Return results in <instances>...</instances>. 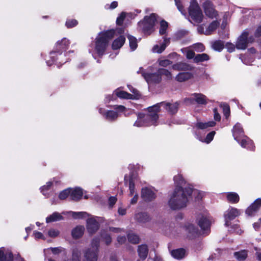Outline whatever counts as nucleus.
Returning a JSON list of instances; mask_svg holds the SVG:
<instances>
[{
    "label": "nucleus",
    "instance_id": "nucleus-5",
    "mask_svg": "<svg viewBox=\"0 0 261 261\" xmlns=\"http://www.w3.org/2000/svg\"><path fill=\"white\" fill-rule=\"evenodd\" d=\"M196 222L200 228H210L213 226L215 220L209 215L207 211L202 207L197 212Z\"/></svg>",
    "mask_w": 261,
    "mask_h": 261
},
{
    "label": "nucleus",
    "instance_id": "nucleus-61",
    "mask_svg": "<svg viewBox=\"0 0 261 261\" xmlns=\"http://www.w3.org/2000/svg\"><path fill=\"white\" fill-rule=\"evenodd\" d=\"M33 235L35 239H44V234L42 232H40L37 230H35L33 232Z\"/></svg>",
    "mask_w": 261,
    "mask_h": 261
},
{
    "label": "nucleus",
    "instance_id": "nucleus-62",
    "mask_svg": "<svg viewBox=\"0 0 261 261\" xmlns=\"http://www.w3.org/2000/svg\"><path fill=\"white\" fill-rule=\"evenodd\" d=\"M226 47L228 50V51L231 53L235 49V46L234 44L231 43H227L226 44Z\"/></svg>",
    "mask_w": 261,
    "mask_h": 261
},
{
    "label": "nucleus",
    "instance_id": "nucleus-33",
    "mask_svg": "<svg viewBox=\"0 0 261 261\" xmlns=\"http://www.w3.org/2000/svg\"><path fill=\"white\" fill-rule=\"evenodd\" d=\"M63 219L62 214L55 212L46 218V222L47 223L60 221Z\"/></svg>",
    "mask_w": 261,
    "mask_h": 261
},
{
    "label": "nucleus",
    "instance_id": "nucleus-58",
    "mask_svg": "<svg viewBox=\"0 0 261 261\" xmlns=\"http://www.w3.org/2000/svg\"><path fill=\"white\" fill-rule=\"evenodd\" d=\"M126 13L125 12H122L119 16L117 17L116 20V23L118 25H121L126 17Z\"/></svg>",
    "mask_w": 261,
    "mask_h": 261
},
{
    "label": "nucleus",
    "instance_id": "nucleus-13",
    "mask_svg": "<svg viewBox=\"0 0 261 261\" xmlns=\"http://www.w3.org/2000/svg\"><path fill=\"white\" fill-rule=\"evenodd\" d=\"M105 222L102 217H96L89 215L88 216L86 223L87 228H98L103 226V223Z\"/></svg>",
    "mask_w": 261,
    "mask_h": 261
},
{
    "label": "nucleus",
    "instance_id": "nucleus-41",
    "mask_svg": "<svg viewBox=\"0 0 261 261\" xmlns=\"http://www.w3.org/2000/svg\"><path fill=\"white\" fill-rule=\"evenodd\" d=\"M192 74L189 72L179 73L176 77L178 82H184L191 78Z\"/></svg>",
    "mask_w": 261,
    "mask_h": 261
},
{
    "label": "nucleus",
    "instance_id": "nucleus-10",
    "mask_svg": "<svg viewBox=\"0 0 261 261\" xmlns=\"http://www.w3.org/2000/svg\"><path fill=\"white\" fill-rule=\"evenodd\" d=\"M160 111L159 105H154L148 109V113L145 114L144 118L146 122L148 123V126L156 125L158 124V113Z\"/></svg>",
    "mask_w": 261,
    "mask_h": 261
},
{
    "label": "nucleus",
    "instance_id": "nucleus-21",
    "mask_svg": "<svg viewBox=\"0 0 261 261\" xmlns=\"http://www.w3.org/2000/svg\"><path fill=\"white\" fill-rule=\"evenodd\" d=\"M204 13L206 16L211 19L217 18L218 12L210 3H205L203 5Z\"/></svg>",
    "mask_w": 261,
    "mask_h": 261
},
{
    "label": "nucleus",
    "instance_id": "nucleus-14",
    "mask_svg": "<svg viewBox=\"0 0 261 261\" xmlns=\"http://www.w3.org/2000/svg\"><path fill=\"white\" fill-rule=\"evenodd\" d=\"M220 23V20H215L212 22L209 25L204 29L203 25H199L197 28V31L199 33L209 35L215 31L218 27Z\"/></svg>",
    "mask_w": 261,
    "mask_h": 261
},
{
    "label": "nucleus",
    "instance_id": "nucleus-53",
    "mask_svg": "<svg viewBox=\"0 0 261 261\" xmlns=\"http://www.w3.org/2000/svg\"><path fill=\"white\" fill-rule=\"evenodd\" d=\"M216 133L215 131H212L210 133H208L205 139L203 141L200 139V138H198L199 140H201V141L204 142L206 143H210L213 139Z\"/></svg>",
    "mask_w": 261,
    "mask_h": 261
},
{
    "label": "nucleus",
    "instance_id": "nucleus-39",
    "mask_svg": "<svg viewBox=\"0 0 261 261\" xmlns=\"http://www.w3.org/2000/svg\"><path fill=\"white\" fill-rule=\"evenodd\" d=\"M172 68L177 70H189L192 69V66L186 63H178L172 66Z\"/></svg>",
    "mask_w": 261,
    "mask_h": 261
},
{
    "label": "nucleus",
    "instance_id": "nucleus-12",
    "mask_svg": "<svg viewBox=\"0 0 261 261\" xmlns=\"http://www.w3.org/2000/svg\"><path fill=\"white\" fill-rule=\"evenodd\" d=\"M241 214L240 210L231 206H230L224 214L225 219V226L228 227L230 226V221L239 216Z\"/></svg>",
    "mask_w": 261,
    "mask_h": 261
},
{
    "label": "nucleus",
    "instance_id": "nucleus-48",
    "mask_svg": "<svg viewBox=\"0 0 261 261\" xmlns=\"http://www.w3.org/2000/svg\"><path fill=\"white\" fill-rule=\"evenodd\" d=\"M128 241L134 244H138L140 242V238L139 236L134 233H129L127 235Z\"/></svg>",
    "mask_w": 261,
    "mask_h": 261
},
{
    "label": "nucleus",
    "instance_id": "nucleus-8",
    "mask_svg": "<svg viewBox=\"0 0 261 261\" xmlns=\"http://www.w3.org/2000/svg\"><path fill=\"white\" fill-rule=\"evenodd\" d=\"M114 108L116 111H105L102 108H99L98 110L99 113L102 115L104 117L109 121H114L119 116L120 113H124L125 115H126L125 111L126 108L122 105H115Z\"/></svg>",
    "mask_w": 261,
    "mask_h": 261
},
{
    "label": "nucleus",
    "instance_id": "nucleus-43",
    "mask_svg": "<svg viewBox=\"0 0 261 261\" xmlns=\"http://www.w3.org/2000/svg\"><path fill=\"white\" fill-rule=\"evenodd\" d=\"M81 250L75 247L72 250V261H81Z\"/></svg>",
    "mask_w": 261,
    "mask_h": 261
},
{
    "label": "nucleus",
    "instance_id": "nucleus-4",
    "mask_svg": "<svg viewBox=\"0 0 261 261\" xmlns=\"http://www.w3.org/2000/svg\"><path fill=\"white\" fill-rule=\"evenodd\" d=\"M156 20V16L154 13L149 16H146L142 20L138 23L137 29L145 35H150L154 31Z\"/></svg>",
    "mask_w": 261,
    "mask_h": 261
},
{
    "label": "nucleus",
    "instance_id": "nucleus-44",
    "mask_svg": "<svg viewBox=\"0 0 261 261\" xmlns=\"http://www.w3.org/2000/svg\"><path fill=\"white\" fill-rule=\"evenodd\" d=\"M187 189L191 190V195L193 196L196 200H199L201 199L204 195L203 192L196 189H193L192 186L187 187Z\"/></svg>",
    "mask_w": 261,
    "mask_h": 261
},
{
    "label": "nucleus",
    "instance_id": "nucleus-47",
    "mask_svg": "<svg viewBox=\"0 0 261 261\" xmlns=\"http://www.w3.org/2000/svg\"><path fill=\"white\" fill-rule=\"evenodd\" d=\"M181 51L186 55V57L188 59L194 60V58L195 56L194 52L190 49L189 48H184L181 49Z\"/></svg>",
    "mask_w": 261,
    "mask_h": 261
},
{
    "label": "nucleus",
    "instance_id": "nucleus-55",
    "mask_svg": "<svg viewBox=\"0 0 261 261\" xmlns=\"http://www.w3.org/2000/svg\"><path fill=\"white\" fill-rule=\"evenodd\" d=\"M158 71L161 76V75H165L167 79H170L172 77L171 72L165 69H160Z\"/></svg>",
    "mask_w": 261,
    "mask_h": 261
},
{
    "label": "nucleus",
    "instance_id": "nucleus-15",
    "mask_svg": "<svg viewBox=\"0 0 261 261\" xmlns=\"http://www.w3.org/2000/svg\"><path fill=\"white\" fill-rule=\"evenodd\" d=\"M260 207L261 198H257L246 209L245 214L248 216H254Z\"/></svg>",
    "mask_w": 261,
    "mask_h": 261
},
{
    "label": "nucleus",
    "instance_id": "nucleus-1",
    "mask_svg": "<svg viewBox=\"0 0 261 261\" xmlns=\"http://www.w3.org/2000/svg\"><path fill=\"white\" fill-rule=\"evenodd\" d=\"M123 30L119 29L111 30L100 33L96 37L95 41L90 45L89 53L92 54L94 59H96L95 55L99 57L102 56L108 46L109 40L114 36L116 32L121 34Z\"/></svg>",
    "mask_w": 261,
    "mask_h": 261
},
{
    "label": "nucleus",
    "instance_id": "nucleus-36",
    "mask_svg": "<svg viewBox=\"0 0 261 261\" xmlns=\"http://www.w3.org/2000/svg\"><path fill=\"white\" fill-rule=\"evenodd\" d=\"M53 185L51 181H48L46 184L41 187L40 190L41 193L46 197L48 198L50 196V188Z\"/></svg>",
    "mask_w": 261,
    "mask_h": 261
},
{
    "label": "nucleus",
    "instance_id": "nucleus-35",
    "mask_svg": "<svg viewBox=\"0 0 261 261\" xmlns=\"http://www.w3.org/2000/svg\"><path fill=\"white\" fill-rule=\"evenodd\" d=\"M125 41V37L123 36H120L113 42L112 49L115 50L120 48L124 44Z\"/></svg>",
    "mask_w": 261,
    "mask_h": 261
},
{
    "label": "nucleus",
    "instance_id": "nucleus-34",
    "mask_svg": "<svg viewBox=\"0 0 261 261\" xmlns=\"http://www.w3.org/2000/svg\"><path fill=\"white\" fill-rule=\"evenodd\" d=\"M63 214H68L71 216L72 218L75 219H84L87 218L88 216H89V214L85 212H72L70 211L68 212H63L62 213Z\"/></svg>",
    "mask_w": 261,
    "mask_h": 261
},
{
    "label": "nucleus",
    "instance_id": "nucleus-23",
    "mask_svg": "<svg viewBox=\"0 0 261 261\" xmlns=\"http://www.w3.org/2000/svg\"><path fill=\"white\" fill-rule=\"evenodd\" d=\"M83 195V190L80 187L70 188V198L74 201L80 200Z\"/></svg>",
    "mask_w": 261,
    "mask_h": 261
},
{
    "label": "nucleus",
    "instance_id": "nucleus-31",
    "mask_svg": "<svg viewBox=\"0 0 261 261\" xmlns=\"http://www.w3.org/2000/svg\"><path fill=\"white\" fill-rule=\"evenodd\" d=\"M145 116V114L139 113L138 114V117L137 120L135 122L134 126L136 127H144L148 126V123L146 122V120L144 119Z\"/></svg>",
    "mask_w": 261,
    "mask_h": 261
},
{
    "label": "nucleus",
    "instance_id": "nucleus-28",
    "mask_svg": "<svg viewBox=\"0 0 261 261\" xmlns=\"http://www.w3.org/2000/svg\"><path fill=\"white\" fill-rule=\"evenodd\" d=\"M216 125V123L213 121H209L207 122H197L195 127H194V129H201V130H205L207 129L209 127H213Z\"/></svg>",
    "mask_w": 261,
    "mask_h": 261
},
{
    "label": "nucleus",
    "instance_id": "nucleus-52",
    "mask_svg": "<svg viewBox=\"0 0 261 261\" xmlns=\"http://www.w3.org/2000/svg\"><path fill=\"white\" fill-rule=\"evenodd\" d=\"M70 188H68L61 192L59 195V198L61 200H64L68 196H70Z\"/></svg>",
    "mask_w": 261,
    "mask_h": 261
},
{
    "label": "nucleus",
    "instance_id": "nucleus-2",
    "mask_svg": "<svg viewBox=\"0 0 261 261\" xmlns=\"http://www.w3.org/2000/svg\"><path fill=\"white\" fill-rule=\"evenodd\" d=\"M190 189L175 188L168 201L169 207L173 210H178L186 207L191 196Z\"/></svg>",
    "mask_w": 261,
    "mask_h": 261
},
{
    "label": "nucleus",
    "instance_id": "nucleus-37",
    "mask_svg": "<svg viewBox=\"0 0 261 261\" xmlns=\"http://www.w3.org/2000/svg\"><path fill=\"white\" fill-rule=\"evenodd\" d=\"M135 219L139 223H146L150 220L149 216L146 213H138L135 215Z\"/></svg>",
    "mask_w": 261,
    "mask_h": 261
},
{
    "label": "nucleus",
    "instance_id": "nucleus-63",
    "mask_svg": "<svg viewBox=\"0 0 261 261\" xmlns=\"http://www.w3.org/2000/svg\"><path fill=\"white\" fill-rule=\"evenodd\" d=\"M101 238L105 241L107 244H109L111 242V238L108 234L102 235Z\"/></svg>",
    "mask_w": 261,
    "mask_h": 261
},
{
    "label": "nucleus",
    "instance_id": "nucleus-7",
    "mask_svg": "<svg viewBox=\"0 0 261 261\" xmlns=\"http://www.w3.org/2000/svg\"><path fill=\"white\" fill-rule=\"evenodd\" d=\"M252 31L251 29H246L238 38L236 46L239 49H245L249 43L254 42V39L251 36Z\"/></svg>",
    "mask_w": 261,
    "mask_h": 261
},
{
    "label": "nucleus",
    "instance_id": "nucleus-51",
    "mask_svg": "<svg viewBox=\"0 0 261 261\" xmlns=\"http://www.w3.org/2000/svg\"><path fill=\"white\" fill-rule=\"evenodd\" d=\"M223 43L220 41H216L213 43V48L217 51H221L223 48Z\"/></svg>",
    "mask_w": 261,
    "mask_h": 261
},
{
    "label": "nucleus",
    "instance_id": "nucleus-30",
    "mask_svg": "<svg viewBox=\"0 0 261 261\" xmlns=\"http://www.w3.org/2000/svg\"><path fill=\"white\" fill-rule=\"evenodd\" d=\"M225 194L227 201L229 203L235 204L240 200V196L236 192H229L225 193Z\"/></svg>",
    "mask_w": 261,
    "mask_h": 261
},
{
    "label": "nucleus",
    "instance_id": "nucleus-46",
    "mask_svg": "<svg viewBox=\"0 0 261 261\" xmlns=\"http://www.w3.org/2000/svg\"><path fill=\"white\" fill-rule=\"evenodd\" d=\"M234 256L236 259L239 261L244 260L247 257V252L246 250H241L240 251L236 252Z\"/></svg>",
    "mask_w": 261,
    "mask_h": 261
},
{
    "label": "nucleus",
    "instance_id": "nucleus-24",
    "mask_svg": "<svg viewBox=\"0 0 261 261\" xmlns=\"http://www.w3.org/2000/svg\"><path fill=\"white\" fill-rule=\"evenodd\" d=\"M170 43V38L164 37V40L163 43L161 45H155L152 48V51L154 53L160 54L162 53L166 48V47Z\"/></svg>",
    "mask_w": 261,
    "mask_h": 261
},
{
    "label": "nucleus",
    "instance_id": "nucleus-42",
    "mask_svg": "<svg viewBox=\"0 0 261 261\" xmlns=\"http://www.w3.org/2000/svg\"><path fill=\"white\" fill-rule=\"evenodd\" d=\"M129 41V47L132 51H134L138 47V41L136 37L130 35H127Z\"/></svg>",
    "mask_w": 261,
    "mask_h": 261
},
{
    "label": "nucleus",
    "instance_id": "nucleus-19",
    "mask_svg": "<svg viewBox=\"0 0 261 261\" xmlns=\"http://www.w3.org/2000/svg\"><path fill=\"white\" fill-rule=\"evenodd\" d=\"M142 75L149 85L159 83L161 81V76H160L159 71L156 73L143 72L142 73Z\"/></svg>",
    "mask_w": 261,
    "mask_h": 261
},
{
    "label": "nucleus",
    "instance_id": "nucleus-59",
    "mask_svg": "<svg viewBox=\"0 0 261 261\" xmlns=\"http://www.w3.org/2000/svg\"><path fill=\"white\" fill-rule=\"evenodd\" d=\"M158 62L160 66L164 67H166L172 63V62L168 59H160L159 60Z\"/></svg>",
    "mask_w": 261,
    "mask_h": 261
},
{
    "label": "nucleus",
    "instance_id": "nucleus-57",
    "mask_svg": "<svg viewBox=\"0 0 261 261\" xmlns=\"http://www.w3.org/2000/svg\"><path fill=\"white\" fill-rule=\"evenodd\" d=\"M175 5L178 10L181 12V13L184 15H186V12L184 9L183 6L180 0H174Z\"/></svg>",
    "mask_w": 261,
    "mask_h": 261
},
{
    "label": "nucleus",
    "instance_id": "nucleus-26",
    "mask_svg": "<svg viewBox=\"0 0 261 261\" xmlns=\"http://www.w3.org/2000/svg\"><path fill=\"white\" fill-rule=\"evenodd\" d=\"M13 255L11 251L4 247L0 248V261H12Z\"/></svg>",
    "mask_w": 261,
    "mask_h": 261
},
{
    "label": "nucleus",
    "instance_id": "nucleus-3",
    "mask_svg": "<svg viewBox=\"0 0 261 261\" xmlns=\"http://www.w3.org/2000/svg\"><path fill=\"white\" fill-rule=\"evenodd\" d=\"M70 44V41L66 38L62 39L57 42L55 50L50 53V60H47L46 63L48 66L51 65L55 63L58 66L62 65L67 61L65 58L67 53L63 54V51L68 49Z\"/></svg>",
    "mask_w": 261,
    "mask_h": 261
},
{
    "label": "nucleus",
    "instance_id": "nucleus-27",
    "mask_svg": "<svg viewBox=\"0 0 261 261\" xmlns=\"http://www.w3.org/2000/svg\"><path fill=\"white\" fill-rule=\"evenodd\" d=\"M248 53L249 55H246L244 56H241L240 59L242 62L246 65H250L253 61V59L251 56L250 54H253L255 53V49L254 48H251L248 49Z\"/></svg>",
    "mask_w": 261,
    "mask_h": 261
},
{
    "label": "nucleus",
    "instance_id": "nucleus-40",
    "mask_svg": "<svg viewBox=\"0 0 261 261\" xmlns=\"http://www.w3.org/2000/svg\"><path fill=\"white\" fill-rule=\"evenodd\" d=\"M186 254L185 250L184 249H178L174 250L171 252L172 256L176 259H181L185 257Z\"/></svg>",
    "mask_w": 261,
    "mask_h": 261
},
{
    "label": "nucleus",
    "instance_id": "nucleus-20",
    "mask_svg": "<svg viewBox=\"0 0 261 261\" xmlns=\"http://www.w3.org/2000/svg\"><path fill=\"white\" fill-rule=\"evenodd\" d=\"M156 105H159V109L162 107L171 114H175L178 109V103L177 102L173 103L162 102L156 104Z\"/></svg>",
    "mask_w": 261,
    "mask_h": 261
},
{
    "label": "nucleus",
    "instance_id": "nucleus-45",
    "mask_svg": "<svg viewBox=\"0 0 261 261\" xmlns=\"http://www.w3.org/2000/svg\"><path fill=\"white\" fill-rule=\"evenodd\" d=\"M210 59L209 56L206 54H197L194 58L195 63L202 62L208 61Z\"/></svg>",
    "mask_w": 261,
    "mask_h": 261
},
{
    "label": "nucleus",
    "instance_id": "nucleus-18",
    "mask_svg": "<svg viewBox=\"0 0 261 261\" xmlns=\"http://www.w3.org/2000/svg\"><path fill=\"white\" fill-rule=\"evenodd\" d=\"M195 101L199 105H206L207 103V99L206 97L201 93H194L191 95L190 98H187L186 101L190 103H192Z\"/></svg>",
    "mask_w": 261,
    "mask_h": 261
},
{
    "label": "nucleus",
    "instance_id": "nucleus-64",
    "mask_svg": "<svg viewBox=\"0 0 261 261\" xmlns=\"http://www.w3.org/2000/svg\"><path fill=\"white\" fill-rule=\"evenodd\" d=\"M224 115L227 118L229 115V108L227 105H225L223 107Z\"/></svg>",
    "mask_w": 261,
    "mask_h": 261
},
{
    "label": "nucleus",
    "instance_id": "nucleus-38",
    "mask_svg": "<svg viewBox=\"0 0 261 261\" xmlns=\"http://www.w3.org/2000/svg\"><path fill=\"white\" fill-rule=\"evenodd\" d=\"M138 252L140 258L143 260L145 259L148 252L147 246L146 245H139L138 247Z\"/></svg>",
    "mask_w": 261,
    "mask_h": 261
},
{
    "label": "nucleus",
    "instance_id": "nucleus-56",
    "mask_svg": "<svg viewBox=\"0 0 261 261\" xmlns=\"http://www.w3.org/2000/svg\"><path fill=\"white\" fill-rule=\"evenodd\" d=\"M192 47L197 52H202L205 49L204 45L200 43L194 44Z\"/></svg>",
    "mask_w": 261,
    "mask_h": 261
},
{
    "label": "nucleus",
    "instance_id": "nucleus-49",
    "mask_svg": "<svg viewBox=\"0 0 261 261\" xmlns=\"http://www.w3.org/2000/svg\"><path fill=\"white\" fill-rule=\"evenodd\" d=\"M168 26V23L166 21L162 20L160 22L159 33L161 35H164L166 34Z\"/></svg>",
    "mask_w": 261,
    "mask_h": 261
},
{
    "label": "nucleus",
    "instance_id": "nucleus-32",
    "mask_svg": "<svg viewBox=\"0 0 261 261\" xmlns=\"http://www.w3.org/2000/svg\"><path fill=\"white\" fill-rule=\"evenodd\" d=\"M174 180L176 185V188H185L190 187L191 185H187L182 175L178 174L174 177Z\"/></svg>",
    "mask_w": 261,
    "mask_h": 261
},
{
    "label": "nucleus",
    "instance_id": "nucleus-11",
    "mask_svg": "<svg viewBox=\"0 0 261 261\" xmlns=\"http://www.w3.org/2000/svg\"><path fill=\"white\" fill-rule=\"evenodd\" d=\"M129 91L134 94L128 93L127 92L122 90L121 88H117L114 91L113 94L120 98L132 99H135L139 95L137 90L134 88L132 86H127Z\"/></svg>",
    "mask_w": 261,
    "mask_h": 261
},
{
    "label": "nucleus",
    "instance_id": "nucleus-9",
    "mask_svg": "<svg viewBox=\"0 0 261 261\" xmlns=\"http://www.w3.org/2000/svg\"><path fill=\"white\" fill-rule=\"evenodd\" d=\"M99 243V240H93L91 246L85 251L84 256L87 261H96L97 260Z\"/></svg>",
    "mask_w": 261,
    "mask_h": 261
},
{
    "label": "nucleus",
    "instance_id": "nucleus-22",
    "mask_svg": "<svg viewBox=\"0 0 261 261\" xmlns=\"http://www.w3.org/2000/svg\"><path fill=\"white\" fill-rule=\"evenodd\" d=\"M232 135L235 140L238 142H240L241 138L245 137L243 128L240 123H237L232 130Z\"/></svg>",
    "mask_w": 261,
    "mask_h": 261
},
{
    "label": "nucleus",
    "instance_id": "nucleus-54",
    "mask_svg": "<svg viewBox=\"0 0 261 261\" xmlns=\"http://www.w3.org/2000/svg\"><path fill=\"white\" fill-rule=\"evenodd\" d=\"M78 24V21L74 19H69L66 21L65 25L68 28H71L76 26Z\"/></svg>",
    "mask_w": 261,
    "mask_h": 261
},
{
    "label": "nucleus",
    "instance_id": "nucleus-60",
    "mask_svg": "<svg viewBox=\"0 0 261 261\" xmlns=\"http://www.w3.org/2000/svg\"><path fill=\"white\" fill-rule=\"evenodd\" d=\"M46 233L50 237H55L59 234V231L58 229H48Z\"/></svg>",
    "mask_w": 261,
    "mask_h": 261
},
{
    "label": "nucleus",
    "instance_id": "nucleus-29",
    "mask_svg": "<svg viewBox=\"0 0 261 261\" xmlns=\"http://www.w3.org/2000/svg\"><path fill=\"white\" fill-rule=\"evenodd\" d=\"M186 233H188V237L189 238H194L199 236L198 233L201 234H207L209 229H185Z\"/></svg>",
    "mask_w": 261,
    "mask_h": 261
},
{
    "label": "nucleus",
    "instance_id": "nucleus-16",
    "mask_svg": "<svg viewBox=\"0 0 261 261\" xmlns=\"http://www.w3.org/2000/svg\"><path fill=\"white\" fill-rule=\"evenodd\" d=\"M141 196L146 201H151L156 197L154 190L151 187H144L141 189Z\"/></svg>",
    "mask_w": 261,
    "mask_h": 261
},
{
    "label": "nucleus",
    "instance_id": "nucleus-50",
    "mask_svg": "<svg viewBox=\"0 0 261 261\" xmlns=\"http://www.w3.org/2000/svg\"><path fill=\"white\" fill-rule=\"evenodd\" d=\"M84 234L83 229H72L71 235L74 239H77L81 237Z\"/></svg>",
    "mask_w": 261,
    "mask_h": 261
},
{
    "label": "nucleus",
    "instance_id": "nucleus-6",
    "mask_svg": "<svg viewBox=\"0 0 261 261\" xmlns=\"http://www.w3.org/2000/svg\"><path fill=\"white\" fill-rule=\"evenodd\" d=\"M188 12L189 21L191 23L197 24L202 21L204 16L199 5L195 1L191 2Z\"/></svg>",
    "mask_w": 261,
    "mask_h": 261
},
{
    "label": "nucleus",
    "instance_id": "nucleus-17",
    "mask_svg": "<svg viewBox=\"0 0 261 261\" xmlns=\"http://www.w3.org/2000/svg\"><path fill=\"white\" fill-rule=\"evenodd\" d=\"M137 178V174L132 173L129 176H125L124 177V181L125 184L126 185H128L129 186V196H133L135 194V193H137L135 192V180Z\"/></svg>",
    "mask_w": 261,
    "mask_h": 261
},
{
    "label": "nucleus",
    "instance_id": "nucleus-25",
    "mask_svg": "<svg viewBox=\"0 0 261 261\" xmlns=\"http://www.w3.org/2000/svg\"><path fill=\"white\" fill-rule=\"evenodd\" d=\"M238 143L243 148H245L251 150H253L254 149L255 146L253 144V142L251 140H250L246 136L241 138L240 142Z\"/></svg>",
    "mask_w": 261,
    "mask_h": 261
}]
</instances>
